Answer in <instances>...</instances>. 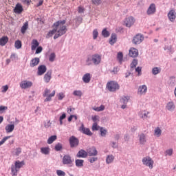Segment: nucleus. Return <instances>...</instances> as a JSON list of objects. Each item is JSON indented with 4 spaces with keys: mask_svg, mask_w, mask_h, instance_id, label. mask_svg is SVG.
<instances>
[{
    "mask_svg": "<svg viewBox=\"0 0 176 176\" xmlns=\"http://www.w3.org/2000/svg\"><path fill=\"white\" fill-rule=\"evenodd\" d=\"M9 42V37L3 36L0 38V46H5Z\"/></svg>",
    "mask_w": 176,
    "mask_h": 176,
    "instance_id": "nucleus-23",
    "label": "nucleus"
},
{
    "mask_svg": "<svg viewBox=\"0 0 176 176\" xmlns=\"http://www.w3.org/2000/svg\"><path fill=\"white\" fill-rule=\"evenodd\" d=\"M117 58L119 61V63H122V61H123V53L118 52L117 55Z\"/></svg>",
    "mask_w": 176,
    "mask_h": 176,
    "instance_id": "nucleus-46",
    "label": "nucleus"
},
{
    "mask_svg": "<svg viewBox=\"0 0 176 176\" xmlns=\"http://www.w3.org/2000/svg\"><path fill=\"white\" fill-rule=\"evenodd\" d=\"M19 86L21 89H30L32 87V82L30 80H25L20 82Z\"/></svg>",
    "mask_w": 176,
    "mask_h": 176,
    "instance_id": "nucleus-8",
    "label": "nucleus"
},
{
    "mask_svg": "<svg viewBox=\"0 0 176 176\" xmlns=\"http://www.w3.org/2000/svg\"><path fill=\"white\" fill-rule=\"evenodd\" d=\"M9 89V86L4 85L1 87V92L2 93H6L8 90Z\"/></svg>",
    "mask_w": 176,
    "mask_h": 176,
    "instance_id": "nucleus-55",
    "label": "nucleus"
},
{
    "mask_svg": "<svg viewBox=\"0 0 176 176\" xmlns=\"http://www.w3.org/2000/svg\"><path fill=\"white\" fill-rule=\"evenodd\" d=\"M69 142L71 148H76L79 145V139L75 136H72L69 139Z\"/></svg>",
    "mask_w": 176,
    "mask_h": 176,
    "instance_id": "nucleus-7",
    "label": "nucleus"
},
{
    "mask_svg": "<svg viewBox=\"0 0 176 176\" xmlns=\"http://www.w3.org/2000/svg\"><path fill=\"white\" fill-rule=\"evenodd\" d=\"M42 50H43L42 47H38L36 50V54H39V53L42 52Z\"/></svg>",
    "mask_w": 176,
    "mask_h": 176,
    "instance_id": "nucleus-58",
    "label": "nucleus"
},
{
    "mask_svg": "<svg viewBox=\"0 0 176 176\" xmlns=\"http://www.w3.org/2000/svg\"><path fill=\"white\" fill-rule=\"evenodd\" d=\"M138 65V60L133 59V60L131 63V68H135Z\"/></svg>",
    "mask_w": 176,
    "mask_h": 176,
    "instance_id": "nucleus-48",
    "label": "nucleus"
},
{
    "mask_svg": "<svg viewBox=\"0 0 176 176\" xmlns=\"http://www.w3.org/2000/svg\"><path fill=\"white\" fill-rule=\"evenodd\" d=\"M57 140V135H52L47 140V144H51L54 141Z\"/></svg>",
    "mask_w": 176,
    "mask_h": 176,
    "instance_id": "nucleus-38",
    "label": "nucleus"
},
{
    "mask_svg": "<svg viewBox=\"0 0 176 176\" xmlns=\"http://www.w3.org/2000/svg\"><path fill=\"white\" fill-rule=\"evenodd\" d=\"M83 163H85L83 160H76V167H83Z\"/></svg>",
    "mask_w": 176,
    "mask_h": 176,
    "instance_id": "nucleus-37",
    "label": "nucleus"
},
{
    "mask_svg": "<svg viewBox=\"0 0 176 176\" xmlns=\"http://www.w3.org/2000/svg\"><path fill=\"white\" fill-rule=\"evenodd\" d=\"M100 135H101V137H105V135H107V129H105L101 127V128L100 129Z\"/></svg>",
    "mask_w": 176,
    "mask_h": 176,
    "instance_id": "nucleus-47",
    "label": "nucleus"
},
{
    "mask_svg": "<svg viewBox=\"0 0 176 176\" xmlns=\"http://www.w3.org/2000/svg\"><path fill=\"white\" fill-rule=\"evenodd\" d=\"M46 71H47V68L46 67V66L45 65H41L38 67L37 74L41 76L43 75V74H45Z\"/></svg>",
    "mask_w": 176,
    "mask_h": 176,
    "instance_id": "nucleus-16",
    "label": "nucleus"
},
{
    "mask_svg": "<svg viewBox=\"0 0 176 176\" xmlns=\"http://www.w3.org/2000/svg\"><path fill=\"white\" fill-rule=\"evenodd\" d=\"M54 60H56V54L52 52L49 56V61H50V63H53Z\"/></svg>",
    "mask_w": 176,
    "mask_h": 176,
    "instance_id": "nucleus-43",
    "label": "nucleus"
},
{
    "mask_svg": "<svg viewBox=\"0 0 176 176\" xmlns=\"http://www.w3.org/2000/svg\"><path fill=\"white\" fill-rule=\"evenodd\" d=\"M41 153L43 155H49L50 153V148L49 147H41Z\"/></svg>",
    "mask_w": 176,
    "mask_h": 176,
    "instance_id": "nucleus-32",
    "label": "nucleus"
},
{
    "mask_svg": "<svg viewBox=\"0 0 176 176\" xmlns=\"http://www.w3.org/2000/svg\"><path fill=\"white\" fill-rule=\"evenodd\" d=\"M149 111L146 110H142L138 113V116L143 119V120H145V119H148V115H149Z\"/></svg>",
    "mask_w": 176,
    "mask_h": 176,
    "instance_id": "nucleus-13",
    "label": "nucleus"
},
{
    "mask_svg": "<svg viewBox=\"0 0 176 176\" xmlns=\"http://www.w3.org/2000/svg\"><path fill=\"white\" fill-rule=\"evenodd\" d=\"M25 162L24 161L16 160L14 162V164L11 166V173L12 175L16 176L17 173L20 171V168H22L24 166Z\"/></svg>",
    "mask_w": 176,
    "mask_h": 176,
    "instance_id": "nucleus-3",
    "label": "nucleus"
},
{
    "mask_svg": "<svg viewBox=\"0 0 176 176\" xmlns=\"http://www.w3.org/2000/svg\"><path fill=\"white\" fill-rule=\"evenodd\" d=\"M87 157V152L84 150H80L79 152L77 153V157Z\"/></svg>",
    "mask_w": 176,
    "mask_h": 176,
    "instance_id": "nucleus-30",
    "label": "nucleus"
},
{
    "mask_svg": "<svg viewBox=\"0 0 176 176\" xmlns=\"http://www.w3.org/2000/svg\"><path fill=\"white\" fill-rule=\"evenodd\" d=\"M135 72H138V76H141V75H142V67H138L135 69Z\"/></svg>",
    "mask_w": 176,
    "mask_h": 176,
    "instance_id": "nucleus-50",
    "label": "nucleus"
},
{
    "mask_svg": "<svg viewBox=\"0 0 176 176\" xmlns=\"http://www.w3.org/2000/svg\"><path fill=\"white\" fill-rule=\"evenodd\" d=\"M80 130L83 133V134H85L86 135H93V133L90 131V129L88 128H85L83 124L80 127Z\"/></svg>",
    "mask_w": 176,
    "mask_h": 176,
    "instance_id": "nucleus-17",
    "label": "nucleus"
},
{
    "mask_svg": "<svg viewBox=\"0 0 176 176\" xmlns=\"http://www.w3.org/2000/svg\"><path fill=\"white\" fill-rule=\"evenodd\" d=\"M54 149H55V151H56V152L62 151V149H63V144L61 143L56 144L55 145Z\"/></svg>",
    "mask_w": 176,
    "mask_h": 176,
    "instance_id": "nucleus-40",
    "label": "nucleus"
},
{
    "mask_svg": "<svg viewBox=\"0 0 176 176\" xmlns=\"http://www.w3.org/2000/svg\"><path fill=\"white\" fill-rule=\"evenodd\" d=\"M142 41H144V36L141 34H137L133 37V43L135 45H140Z\"/></svg>",
    "mask_w": 176,
    "mask_h": 176,
    "instance_id": "nucleus-10",
    "label": "nucleus"
},
{
    "mask_svg": "<svg viewBox=\"0 0 176 176\" xmlns=\"http://www.w3.org/2000/svg\"><path fill=\"white\" fill-rule=\"evenodd\" d=\"M113 160H115V156L109 155L106 158V163L107 164H111V163H113Z\"/></svg>",
    "mask_w": 176,
    "mask_h": 176,
    "instance_id": "nucleus-28",
    "label": "nucleus"
},
{
    "mask_svg": "<svg viewBox=\"0 0 176 176\" xmlns=\"http://www.w3.org/2000/svg\"><path fill=\"white\" fill-rule=\"evenodd\" d=\"M100 129V126L97 124V122H94L92 126V130L96 131Z\"/></svg>",
    "mask_w": 176,
    "mask_h": 176,
    "instance_id": "nucleus-54",
    "label": "nucleus"
},
{
    "mask_svg": "<svg viewBox=\"0 0 176 176\" xmlns=\"http://www.w3.org/2000/svg\"><path fill=\"white\" fill-rule=\"evenodd\" d=\"M67 21L65 20H60L55 22L52 25V30H50L46 38H52V36H54V39H57L58 38H60V36H63L65 34L67 33V26L65 25V23Z\"/></svg>",
    "mask_w": 176,
    "mask_h": 176,
    "instance_id": "nucleus-1",
    "label": "nucleus"
},
{
    "mask_svg": "<svg viewBox=\"0 0 176 176\" xmlns=\"http://www.w3.org/2000/svg\"><path fill=\"white\" fill-rule=\"evenodd\" d=\"M28 30V22H25L23 25L21 27V34H25V31Z\"/></svg>",
    "mask_w": 176,
    "mask_h": 176,
    "instance_id": "nucleus-35",
    "label": "nucleus"
},
{
    "mask_svg": "<svg viewBox=\"0 0 176 176\" xmlns=\"http://www.w3.org/2000/svg\"><path fill=\"white\" fill-rule=\"evenodd\" d=\"M120 86L116 81H110L107 84V89L109 91H116V90H119Z\"/></svg>",
    "mask_w": 176,
    "mask_h": 176,
    "instance_id": "nucleus-6",
    "label": "nucleus"
},
{
    "mask_svg": "<svg viewBox=\"0 0 176 176\" xmlns=\"http://www.w3.org/2000/svg\"><path fill=\"white\" fill-rule=\"evenodd\" d=\"M38 46H39V42H38V40L33 39L32 41V50H36Z\"/></svg>",
    "mask_w": 176,
    "mask_h": 176,
    "instance_id": "nucleus-31",
    "label": "nucleus"
},
{
    "mask_svg": "<svg viewBox=\"0 0 176 176\" xmlns=\"http://www.w3.org/2000/svg\"><path fill=\"white\" fill-rule=\"evenodd\" d=\"M74 162V160L71 157V155H65L63 157V164H67L69 166H71Z\"/></svg>",
    "mask_w": 176,
    "mask_h": 176,
    "instance_id": "nucleus-9",
    "label": "nucleus"
},
{
    "mask_svg": "<svg viewBox=\"0 0 176 176\" xmlns=\"http://www.w3.org/2000/svg\"><path fill=\"white\" fill-rule=\"evenodd\" d=\"M14 46L16 49H21V46H22L21 41L20 40L16 41L14 43Z\"/></svg>",
    "mask_w": 176,
    "mask_h": 176,
    "instance_id": "nucleus-44",
    "label": "nucleus"
},
{
    "mask_svg": "<svg viewBox=\"0 0 176 176\" xmlns=\"http://www.w3.org/2000/svg\"><path fill=\"white\" fill-rule=\"evenodd\" d=\"M142 164L145 166L146 167H148L150 170H152L153 168V165L155 164V161L152 160V158L149 156H146L143 157L142 160Z\"/></svg>",
    "mask_w": 176,
    "mask_h": 176,
    "instance_id": "nucleus-5",
    "label": "nucleus"
},
{
    "mask_svg": "<svg viewBox=\"0 0 176 176\" xmlns=\"http://www.w3.org/2000/svg\"><path fill=\"white\" fill-rule=\"evenodd\" d=\"M101 59L102 56L98 54L88 55L85 59V64L86 65H91V64L98 65L101 63Z\"/></svg>",
    "mask_w": 176,
    "mask_h": 176,
    "instance_id": "nucleus-2",
    "label": "nucleus"
},
{
    "mask_svg": "<svg viewBox=\"0 0 176 176\" xmlns=\"http://www.w3.org/2000/svg\"><path fill=\"white\" fill-rule=\"evenodd\" d=\"M87 153L89 156H97L98 152L97 151L96 147H91L87 151Z\"/></svg>",
    "mask_w": 176,
    "mask_h": 176,
    "instance_id": "nucleus-20",
    "label": "nucleus"
},
{
    "mask_svg": "<svg viewBox=\"0 0 176 176\" xmlns=\"http://www.w3.org/2000/svg\"><path fill=\"white\" fill-rule=\"evenodd\" d=\"M129 54L130 57H137L138 56V50L132 47L129 50Z\"/></svg>",
    "mask_w": 176,
    "mask_h": 176,
    "instance_id": "nucleus-21",
    "label": "nucleus"
},
{
    "mask_svg": "<svg viewBox=\"0 0 176 176\" xmlns=\"http://www.w3.org/2000/svg\"><path fill=\"white\" fill-rule=\"evenodd\" d=\"M65 118H67V115L65 113H63L60 116L59 120H64Z\"/></svg>",
    "mask_w": 176,
    "mask_h": 176,
    "instance_id": "nucleus-61",
    "label": "nucleus"
},
{
    "mask_svg": "<svg viewBox=\"0 0 176 176\" xmlns=\"http://www.w3.org/2000/svg\"><path fill=\"white\" fill-rule=\"evenodd\" d=\"M83 12H85V8L82 6L78 7V13H83Z\"/></svg>",
    "mask_w": 176,
    "mask_h": 176,
    "instance_id": "nucleus-63",
    "label": "nucleus"
},
{
    "mask_svg": "<svg viewBox=\"0 0 176 176\" xmlns=\"http://www.w3.org/2000/svg\"><path fill=\"white\" fill-rule=\"evenodd\" d=\"M56 174L58 176H65V172H64L61 170H57Z\"/></svg>",
    "mask_w": 176,
    "mask_h": 176,
    "instance_id": "nucleus-53",
    "label": "nucleus"
},
{
    "mask_svg": "<svg viewBox=\"0 0 176 176\" xmlns=\"http://www.w3.org/2000/svg\"><path fill=\"white\" fill-rule=\"evenodd\" d=\"M148 91V87L146 85H142L138 88L139 94H145Z\"/></svg>",
    "mask_w": 176,
    "mask_h": 176,
    "instance_id": "nucleus-26",
    "label": "nucleus"
},
{
    "mask_svg": "<svg viewBox=\"0 0 176 176\" xmlns=\"http://www.w3.org/2000/svg\"><path fill=\"white\" fill-rule=\"evenodd\" d=\"M98 37V30H97V29H95L93 31V38L97 39Z\"/></svg>",
    "mask_w": 176,
    "mask_h": 176,
    "instance_id": "nucleus-51",
    "label": "nucleus"
},
{
    "mask_svg": "<svg viewBox=\"0 0 176 176\" xmlns=\"http://www.w3.org/2000/svg\"><path fill=\"white\" fill-rule=\"evenodd\" d=\"M91 80V76L89 73H87L82 76V80L84 83H89Z\"/></svg>",
    "mask_w": 176,
    "mask_h": 176,
    "instance_id": "nucleus-25",
    "label": "nucleus"
},
{
    "mask_svg": "<svg viewBox=\"0 0 176 176\" xmlns=\"http://www.w3.org/2000/svg\"><path fill=\"white\" fill-rule=\"evenodd\" d=\"M64 97H65V95H64V93L60 92L58 94V99L61 101V100H63V98H64Z\"/></svg>",
    "mask_w": 176,
    "mask_h": 176,
    "instance_id": "nucleus-56",
    "label": "nucleus"
},
{
    "mask_svg": "<svg viewBox=\"0 0 176 176\" xmlns=\"http://www.w3.org/2000/svg\"><path fill=\"white\" fill-rule=\"evenodd\" d=\"M41 60L39 59V58H34L31 60L30 61V67H36V65H38V64H39Z\"/></svg>",
    "mask_w": 176,
    "mask_h": 176,
    "instance_id": "nucleus-24",
    "label": "nucleus"
},
{
    "mask_svg": "<svg viewBox=\"0 0 176 176\" xmlns=\"http://www.w3.org/2000/svg\"><path fill=\"white\" fill-rule=\"evenodd\" d=\"M91 2L94 5H96V6H98L99 5H101V3H102V0H91Z\"/></svg>",
    "mask_w": 176,
    "mask_h": 176,
    "instance_id": "nucleus-49",
    "label": "nucleus"
},
{
    "mask_svg": "<svg viewBox=\"0 0 176 176\" xmlns=\"http://www.w3.org/2000/svg\"><path fill=\"white\" fill-rule=\"evenodd\" d=\"M166 111H169V112H173L175 109V104H174V102L170 101L168 102L166 107H165Z\"/></svg>",
    "mask_w": 176,
    "mask_h": 176,
    "instance_id": "nucleus-14",
    "label": "nucleus"
},
{
    "mask_svg": "<svg viewBox=\"0 0 176 176\" xmlns=\"http://www.w3.org/2000/svg\"><path fill=\"white\" fill-rule=\"evenodd\" d=\"M20 153H21V148H17L16 149L15 154L16 155V156H19V155H20Z\"/></svg>",
    "mask_w": 176,
    "mask_h": 176,
    "instance_id": "nucleus-59",
    "label": "nucleus"
},
{
    "mask_svg": "<svg viewBox=\"0 0 176 176\" xmlns=\"http://www.w3.org/2000/svg\"><path fill=\"white\" fill-rule=\"evenodd\" d=\"M139 142L141 145H145L146 143V135L144 133H141L138 135Z\"/></svg>",
    "mask_w": 176,
    "mask_h": 176,
    "instance_id": "nucleus-18",
    "label": "nucleus"
},
{
    "mask_svg": "<svg viewBox=\"0 0 176 176\" xmlns=\"http://www.w3.org/2000/svg\"><path fill=\"white\" fill-rule=\"evenodd\" d=\"M52 126V123H50V121H48L46 124H45L44 126L45 129H49Z\"/></svg>",
    "mask_w": 176,
    "mask_h": 176,
    "instance_id": "nucleus-62",
    "label": "nucleus"
},
{
    "mask_svg": "<svg viewBox=\"0 0 176 176\" xmlns=\"http://www.w3.org/2000/svg\"><path fill=\"white\" fill-rule=\"evenodd\" d=\"M129 100H130L129 96H122L120 99V102L122 104H127L129 102Z\"/></svg>",
    "mask_w": 176,
    "mask_h": 176,
    "instance_id": "nucleus-36",
    "label": "nucleus"
},
{
    "mask_svg": "<svg viewBox=\"0 0 176 176\" xmlns=\"http://www.w3.org/2000/svg\"><path fill=\"white\" fill-rule=\"evenodd\" d=\"M51 80H52V71H48L44 75V82H45V83H49V82H50Z\"/></svg>",
    "mask_w": 176,
    "mask_h": 176,
    "instance_id": "nucleus-22",
    "label": "nucleus"
},
{
    "mask_svg": "<svg viewBox=\"0 0 176 176\" xmlns=\"http://www.w3.org/2000/svg\"><path fill=\"white\" fill-rule=\"evenodd\" d=\"M56 96V91L54 90L52 91V90L46 88L44 90V92L43 94V97H46V98L44 100L45 102H49L52 101V98Z\"/></svg>",
    "mask_w": 176,
    "mask_h": 176,
    "instance_id": "nucleus-4",
    "label": "nucleus"
},
{
    "mask_svg": "<svg viewBox=\"0 0 176 176\" xmlns=\"http://www.w3.org/2000/svg\"><path fill=\"white\" fill-rule=\"evenodd\" d=\"M168 18L170 20V21L173 23V21H175L176 19L175 10H170L169 12L168 13Z\"/></svg>",
    "mask_w": 176,
    "mask_h": 176,
    "instance_id": "nucleus-15",
    "label": "nucleus"
},
{
    "mask_svg": "<svg viewBox=\"0 0 176 176\" xmlns=\"http://www.w3.org/2000/svg\"><path fill=\"white\" fill-rule=\"evenodd\" d=\"M5 130L6 133H12L13 130H14V124H8L6 126Z\"/></svg>",
    "mask_w": 176,
    "mask_h": 176,
    "instance_id": "nucleus-29",
    "label": "nucleus"
},
{
    "mask_svg": "<svg viewBox=\"0 0 176 176\" xmlns=\"http://www.w3.org/2000/svg\"><path fill=\"white\" fill-rule=\"evenodd\" d=\"M154 135L155 137H160L162 135V129L159 127L155 128L154 130Z\"/></svg>",
    "mask_w": 176,
    "mask_h": 176,
    "instance_id": "nucleus-34",
    "label": "nucleus"
},
{
    "mask_svg": "<svg viewBox=\"0 0 176 176\" xmlns=\"http://www.w3.org/2000/svg\"><path fill=\"white\" fill-rule=\"evenodd\" d=\"M73 94L76 96V97H82V91L80 90H75L73 92Z\"/></svg>",
    "mask_w": 176,
    "mask_h": 176,
    "instance_id": "nucleus-45",
    "label": "nucleus"
},
{
    "mask_svg": "<svg viewBox=\"0 0 176 176\" xmlns=\"http://www.w3.org/2000/svg\"><path fill=\"white\" fill-rule=\"evenodd\" d=\"M9 138H10V136H6L5 138H3L1 141H0V146H1V145H3V144H5V142H6L7 140H9Z\"/></svg>",
    "mask_w": 176,
    "mask_h": 176,
    "instance_id": "nucleus-52",
    "label": "nucleus"
},
{
    "mask_svg": "<svg viewBox=\"0 0 176 176\" xmlns=\"http://www.w3.org/2000/svg\"><path fill=\"white\" fill-rule=\"evenodd\" d=\"M173 152L174 151L173 150V148L167 149L164 153L165 156H173Z\"/></svg>",
    "mask_w": 176,
    "mask_h": 176,
    "instance_id": "nucleus-42",
    "label": "nucleus"
},
{
    "mask_svg": "<svg viewBox=\"0 0 176 176\" xmlns=\"http://www.w3.org/2000/svg\"><path fill=\"white\" fill-rule=\"evenodd\" d=\"M90 163H94V162H97L98 158L97 157H91L89 160Z\"/></svg>",
    "mask_w": 176,
    "mask_h": 176,
    "instance_id": "nucleus-60",
    "label": "nucleus"
},
{
    "mask_svg": "<svg viewBox=\"0 0 176 176\" xmlns=\"http://www.w3.org/2000/svg\"><path fill=\"white\" fill-rule=\"evenodd\" d=\"M111 72V74H114V75L118 74V67H114L113 69Z\"/></svg>",
    "mask_w": 176,
    "mask_h": 176,
    "instance_id": "nucleus-64",
    "label": "nucleus"
},
{
    "mask_svg": "<svg viewBox=\"0 0 176 176\" xmlns=\"http://www.w3.org/2000/svg\"><path fill=\"white\" fill-rule=\"evenodd\" d=\"M8 107L0 106V113H3V111H7Z\"/></svg>",
    "mask_w": 176,
    "mask_h": 176,
    "instance_id": "nucleus-57",
    "label": "nucleus"
},
{
    "mask_svg": "<svg viewBox=\"0 0 176 176\" xmlns=\"http://www.w3.org/2000/svg\"><path fill=\"white\" fill-rule=\"evenodd\" d=\"M102 36H104V38H108V36H109V35H111V33H109L108 32V30H107V28H104L102 31Z\"/></svg>",
    "mask_w": 176,
    "mask_h": 176,
    "instance_id": "nucleus-39",
    "label": "nucleus"
},
{
    "mask_svg": "<svg viewBox=\"0 0 176 176\" xmlns=\"http://www.w3.org/2000/svg\"><path fill=\"white\" fill-rule=\"evenodd\" d=\"M153 75H157L162 72V68L160 67H153L151 71Z\"/></svg>",
    "mask_w": 176,
    "mask_h": 176,
    "instance_id": "nucleus-33",
    "label": "nucleus"
},
{
    "mask_svg": "<svg viewBox=\"0 0 176 176\" xmlns=\"http://www.w3.org/2000/svg\"><path fill=\"white\" fill-rule=\"evenodd\" d=\"M93 109L96 112H101V111H104V109H105V106L102 104L100 107H94Z\"/></svg>",
    "mask_w": 176,
    "mask_h": 176,
    "instance_id": "nucleus-41",
    "label": "nucleus"
},
{
    "mask_svg": "<svg viewBox=\"0 0 176 176\" xmlns=\"http://www.w3.org/2000/svg\"><path fill=\"white\" fill-rule=\"evenodd\" d=\"M23 6L20 3H17L14 9V13H16L17 14H20L21 13L23 12Z\"/></svg>",
    "mask_w": 176,
    "mask_h": 176,
    "instance_id": "nucleus-19",
    "label": "nucleus"
},
{
    "mask_svg": "<svg viewBox=\"0 0 176 176\" xmlns=\"http://www.w3.org/2000/svg\"><path fill=\"white\" fill-rule=\"evenodd\" d=\"M124 23H125L126 27L130 28L131 27V25H133L134 23H135V20L134 19V17L129 16L126 18Z\"/></svg>",
    "mask_w": 176,
    "mask_h": 176,
    "instance_id": "nucleus-12",
    "label": "nucleus"
},
{
    "mask_svg": "<svg viewBox=\"0 0 176 176\" xmlns=\"http://www.w3.org/2000/svg\"><path fill=\"white\" fill-rule=\"evenodd\" d=\"M155 13H156V5H155V3H151L146 11V14L148 16H151V14H155Z\"/></svg>",
    "mask_w": 176,
    "mask_h": 176,
    "instance_id": "nucleus-11",
    "label": "nucleus"
},
{
    "mask_svg": "<svg viewBox=\"0 0 176 176\" xmlns=\"http://www.w3.org/2000/svg\"><path fill=\"white\" fill-rule=\"evenodd\" d=\"M117 41H118V36H116V34L113 33L109 40L110 45H113L114 43H116Z\"/></svg>",
    "mask_w": 176,
    "mask_h": 176,
    "instance_id": "nucleus-27",
    "label": "nucleus"
}]
</instances>
